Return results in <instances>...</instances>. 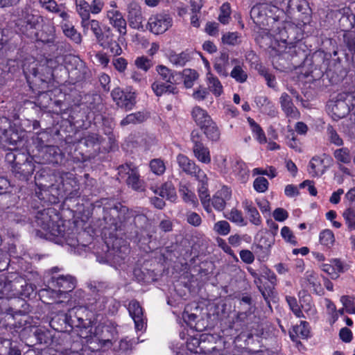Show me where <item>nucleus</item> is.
Wrapping results in <instances>:
<instances>
[{"mask_svg":"<svg viewBox=\"0 0 355 355\" xmlns=\"http://www.w3.org/2000/svg\"><path fill=\"white\" fill-rule=\"evenodd\" d=\"M135 65L145 72L148 71L153 66L151 60L145 56L137 57L135 60Z\"/></svg>","mask_w":355,"mask_h":355,"instance_id":"obj_56","label":"nucleus"},{"mask_svg":"<svg viewBox=\"0 0 355 355\" xmlns=\"http://www.w3.org/2000/svg\"><path fill=\"white\" fill-rule=\"evenodd\" d=\"M208 89L216 97L220 96L223 92V87L218 80L211 72H208L206 76Z\"/></svg>","mask_w":355,"mask_h":355,"instance_id":"obj_27","label":"nucleus"},{"mask_svg":"<svg viewBox=\"0 0 355 355\" xmlns=\"http://www.w3.org/2000/svg\"><path fill=\"white\" fill-rule=\"evenodd\" d=\"M340 301L346 312L349 314L355 313V301L349 296H343Z\"/></svg>","mask_w":355,"mask_h":355,"instance_id":"obj_59","label":"nucleus"},{"mask_svg":"<svg viewBox=\"0 0 355 355\" xmlns=\"http://www.w3.org/2000/svg\"><path fill=\"white\" fill-rule=\"evenodd\" d=\"M14 282H19L17 284V291L19 293L15 296H12L14 300L11 302L10 305L15 306V303L17 302L21 304V307H24L26 303L24 300L20 299L19 296L21 295L28 297L33 293L35 288L33 284L26 283L21 278L15 279Z\"/></svg>","mask_w":355,"mask_h":355,"instance_id":"obj_17","label":"nucleus"},{"mask_svg":"<svg viewBox=\"0 0 355 355\" xmlns=\"http://www.w3.org/2000/svg\"><path fill=\"white\" fill-rule=\"evenodd\" d=\"M309 335V327L308 322L301 321L299 325L293 327V331H290V336L293 340L295 337H300L301 338H307Z\"/></svg>","mask_w":355,"mask_h":355,"instance_id":"obj_34","label":"nucleus"},{"mask_svg":"<svg viewBox=\"0 0 355 355\" xmlns=\"http://www.w3.org/2000/svg\"><path fill=\"white\" fill-rule=\"evenodd\" d=\"M53 213L54 211L52 209H45L39 212L36 216L37 225L52 236H64L63 227L55 220L58 217L55 215L52 216L51 214Z\"/></svg>","mask_w":355,"mask_h":355,"instance_id":"obj_7","label":"nucleus"},{"mask_svg":"<svg viewBox=\"0 0 355 355\" xmlns=\"http://www.w3.org/2000/svg\"><path fill=\"white\" fill-rule=\"evenodd\" d=\"M107 17L110 24L117 30L121 35H126V21L121 12L118 10L109 9L107 11Z\"/></svg>","mask_w":355,"mask_h":355,"instance_id":"obj_18","label":"nucleus"},{"mask_svg":"<svg viewBox=\"0 0 355 355\" xmlns=\"http://www.w3.org/2000/svg\"><path fill=\"white\" fill-rule=\"evenodd\" d=\"M45 154L44 159L46 162H57L55 157L59 155V148L55 146H46L42 149Z\"/></svg>","mask_w":355,"mask_h":355,"instance_id":"obj_52","label":"nucleus"},{"mask_svg":"<svg viewBox=\"0 0 355 355\" xmlns=\"http://www.w3.org/2000/svg\"><path fill=\"white\" fill-rule=\"evenodd\" d=\"M281 235L286 242L290 243L293 245H297V242L296 241V238L288 227L284 226L282 227L281 230Z\"/></svg>","mask_w":355,"mask_h":355,"instance_id":"obj_61","label":"nucleus"},{"mask_svg":"<svg viewBox=\"0 0 355 355\" xmlns=\"http://www.w3.org/2000/svg\"><path fill=\"white\" fill-rule=\"evenodd\" d=\"M150 171L157 175H162L166 171V166L161 159H153L150 162Z\"/></svg>","mask_w":355,"mask_h":355,"instance_id":"obj_54","label":"nucleus"},{"mask_svg":"<svg viewBox=\"0 0 355 355\" xmlns=\"http://www.w3.org/2000/svg\"><path fill=\"white\" fill-rule=\"evenodd\" d=\"M118 174L121 179H124L127 184L134 190L141 189L142 182L139 179L138 169L132 164L121 165L118 168Z\"/></svg>","mask_w":355,"mask_h":355,"instance_id":"obj_12","label":"nucleus"},{"mask_svg":"<svg viewBox=\"0 0 355 355\" xmlns=\"http://www.w3.org/2000/svg\"><path fill=\"white\" fill-rule=\"evenodd\" d=\"M234 173L239 175L242 179H244L248 176V170L246 168L245 163L241 161H237L234 167H233Z\"/></svg>","mask_w":355,"mask_h":355,"instance_id":"obj_63","label":"nucleus"},{"mask_svg":"<svg viewBox=\"0 0 355 355\" xmlns=\"http://www.w3.org/2000/svg\"><path fill=\"white\" fill-rule=\"evenodd\" d=\"M56 182L57 183L53 184L51 187L58 190V196H72L73 192L77 190V181L71 173H62L59 174Z\"/></svg>","mask_w":355,"mask_h":355,"instance_id":"obj_10","label":"nucleus"},{"mask_svg":"<svg viewBox=\"0 0 355 355\" xmlns=\"http://www.w3.org/2000/svg\"><path fill=\"white\" fill-rule=\"evenodd\" d=\"M229 64V55L227 53H221L216 60L214 68L220 76L227 77L229 75L227 72Z\"/></svg>","mask_w":355,"mask_h":355,"instance_id":"obj_28","label":"nucleus"},{"mask_svg":"<svg viewBox=\"0 0 355 355\" xmlns=\"http://www.w3.org/2000/svg\"><path fill=\"white\" fill-rule=\"evenodd\" d=\"M62 31L64 35L75 43L79 44L81 42L80 34L76 31L73 26L64 24L62 26Z\"/></svg>","mask_w":355,"mask_h":355,"instance_id":"obj_51","label":"nucleus"},{"mask_svg":"<svg viewBox=\"0 0 355 355\" xmlns=\"http://www.w3.org/2000/svg\"><path fill=\"white\" fill-rule=\"evenodd\" d=\"M81 25L85 34L91 31L94 35L96 40L99 45L103 47H105L109 43V33L111 32L110 28L104 27L102 28L98 20L92 19L90 17L82 20Z\"/></svg>","mask_w":355,"mask_h":355,"instance_id":"obj_8","label":"nucleus"},{"mask_svg":"<svg viewBox=\"0 0 355 355\" xmlns=\"http://www.w3.org/2000/svg\"><path fill=\"white\" fill-rule=\"evenodd\" d=\"M347 230L349 232L355 230V203L348 205L343 213Z\"/></svg>","mask_w":355,"mask_h":355,"instance_id":"obj_32","label":"nucleus"},{"mask_svg":"<svg viewBox=\"0 0 355 355\" xmlns=\"http://www.w3.org/2000/svg\"><path fill=\"white\" fill-rule=\"evenodd\" d=\"M114 209L119 212V219L122 222L128 221L132 218L135 219L138 216L135 211L129 209L127 207L121 204L116 205ZM139 216L141 217V216Z\"/></svg>","mask_w":355,"mask_h":355,"instance_id":"obj_38","label":"nucleus"},{"mask_svg":"<svg viewBox=\"0 0 355 355\" xmlns=\"http://www.w3.org/2000/svg\"><path fill=\"white\" fill-rule=\"evenodd\" d=\"M17 283L19 282L9 281L6 276L0 275V299H12V296L17 295Z\"/></svg>","mask_w":355,"mask_h":355,"instance_id":"obj_20","label":"nucleus"},{"mask_svg":"<svg viewBox=\"0 0 355 355\" xmlns=\"http://www.w3.org/2000/svg\"><path fill=\"white\" fill-rule=\"evenodd\" d=\"M286 300L290 307V309L293 311L294 315L297 318H305L301 310L300 305L298 304L297 299L293 296H286Z\"/></svg>","mask_w":355,"mask_h":355,"instance_id":"obj_53","label":"nucleus"},{"mask_svg":"<svg viewBox=\"0 0 355 355\" xmlns=\"http://www.w3.org/2000/svg\"><path fill=\"white\" fill-rule=\"evenodd\" d=\"M231 64H234V67L230 73V76L238 83H245L247 80L248 74L243 69L241 62L238 59L234 58L231 60Z\"/></svg>","mask_w":355,"mask_h":355,"instance_id":"obj_29","label":"nucleus"},{"mask_svg":"<svg viewBox=\"0 0 355 355\" xmlns=\"http://www.w3.org/2000/svg\"><path fill=\"white\" fill-rule=\"evenodd\" d=\"M16 334L17 333H15L14 335H12L10 332H7L6 335L0 337L1 343L8 348V351L7 352L8 355H21L20 349L16 347H12V345L11 340Z\"/></svg>","mask_w":355,"mask_h":355,"instance_id":"obj_44","label":"nucleus"},{"mask_svg":"<svg viewBox=\"0 0 355 355\" xmlns=\"http://www.w3.org/2000/svg\"><path fill=\"white\" fill-rule=\"evenodd\" d=\"M248 121L250 124L252 132L254 134V136L255 139L257 140V141L261 144L267 143L266 136L261 126L258 123H257L254 119L251 118H248Z\"/></svg>","mask_w":355,"mask_h":355,"instance_id":"obj_37","label":"nucleus"},{"mask_svg":"<svg viewBox=\"0 0 355 355\" xmlns=\"http://www.w3.org/2000/svg\"><path fill=\"white\" fill-rule=\"evenodd\" d=\"M268 181L263 177L257 178L253 183L254 189L259 193L265 192L268 188Z\"/></svg>","mask_w":355,"mask_h":355,"instance_id":"obj_60","label":"nucleus"},{"mask_svg":"<svg viewBox=\"0 0 355 355\" xmlns=\"http://www.w3.org/2000/svg\"><path fill=\"white\" fill-rule=\"evenodd\" d=\"M111 95L116 104L126 111L132 110L136 103L135 92H125L117 87L112 91Z\"/></svg>","mask_w":355,"mask_h":355,"instance_id":"obj_15","label":"nucleus"},{"mask_svg":"<svg viewBox=\"0 0 355 355\" xmlns=\"http://www.w3.org/2000/svg\"><path fill=\"white\" fill-rule=\"evenodd\" d=\"M199 198L204 209L207 213L211 214L213 219L215 220V215L212 211V208L210 205L209 195L207 189L203 186L199 189Z\"/></svg>","mask_w":355,"mask_h":355,"instance_id":"obj_43","label":"nucleus"},{"mask_svg":"<svg viewBox=\"0 0 355 355\" xmlns=\"http://www.w3.org/2000/svg\"><path fill=\"white\" fill-rule=\"evenodd\" d=\"M210 205L211 207L212 206L216 211H222L226 207V202L215 193L211 199L210 198Z\"/></svg>","mask_w":355,"mask_h":355,"instance_id":"obj_62","label":"nucleus"},{"mask_svg":"<svg viewBox=\"0 0 355 355\" xmlns=\"http://www.w3.org/2000/svg\"><path fill=\"white\" fill-rule=\"evenodd\" d=\"M230 6L228 3H223L220 9V14L218 16V20L223 24L229 23L230 19Z\"/></svg>","mask_w":355,"mask_h":355,"instance_id":"obj_57","label":"nucleus"},{"mask_svg":"<svg viewBox=\"0 0 355 355\" xmlns=\"http://www.w3.org/2000/svg\"><path fill=\"white\" fill-rule=\"evenodd\" d=\"M352 97L350 94H340L334 102L329 105V109L334 120L344 118L350 111V107L347 101Z\"/></svg>","mask_w":355,"mask_h":355,"instance_id":"obj_14","label":"nucleus"},{"mask_svg":"<svg viewBox=\"0 0 355 355\" xmlns=\"http://www.w3.org/2000/svg\"><path fill=\"white\" fill-rule=\"evenodd\" d=\"M225 217L231 222L239 226H245L247 225V221L245 220L242 212L237 209H232L228 216H225Z\"/></svg>","mask_w":355,"mask_h":355,"instance_id":"obj_46","label":"nucleus"},{"mask_svg":"<svg viewBox=\"0 0 355 355\" xmlns=\"http://www.w3.org/2000/svg\"><path fill=\"white\" fill-rule=\"evenodd\" d=\"M193 151L197 159L202 163L209 164L211 162L209 150L202 143L197 142L193 145Z\"/></svg>","mask_w":355,"mask_h":355,"instance_id":"obj_30","label":"nucleus"},{"mask_svg":"<svg viewBox=\"0 0 355 355\" xmlns=\"http://www.w3.org/2000/svg\"><path fill=\"white\" fill-rule=\"evenodd\" d=\"M66 67L69 76L76 82L83 81L89 75L85 63L76 56L70 55L66 58Z\"/></svg>","mask_w":355,"mask_h":355,"instance_id":"obj_9","label":"nucleus"},{"mask_svg":"<svg viewBox=\"0 0 355 355\" xmlns=\"http://www.w3.org/2000/svg\"><path fill=\"white\" fill-rule=\"evenodd\" d=\"M242 207L252 224L256 226L261 225L262 220L261 216L257 208L253 205L252 201L247 199L244 200L242 202Z\"/></svg>","mask_w":355,"mask_h":355,"instance_id":"obj_22","label":"nucleus"},{"mask_svg":"<svg viewBox=\"0 0 355 355\" xmlns=\"http://www.w3.org/2000/svg\"><path fill=\"white\" fill-rule=\"evenodd\" d=\"M176 160L183 172L194 177L203 184L207 182V178L206 174L196 164L194 161L183 154H179L176 157Z\"/></svg>","mask_w":355,"mask_h":355,"instance_id":"obj_11","label":"nucleus"},{"mask_svg":"<svg viewBox=\"0 0 355 355\" xmlns=\"http://www.w3.org/2000/svg\"><path fill=\"white\" fill-rule=\"evenodd\" d=\"M300 308L309 317L314 316L316 313V309L312 303L311 297L306 291H301L298 293Z\"/></svg>","mask_w":355,"mask_h":355,"instance_id":"obj_25","label":"nucleus"},{"mask_svg":"<svg viewBox=\"0 0 355 355\" xmlns=\"http://www.w3.org/2000/svg\"><path fill=\"white\" fill-rule=\"evenodd\" d=\"M26 311L25 309L21 310L9 307L2 312L0 315V336L6 335L7 332H10L12 335L18 333L25 324L26 321L17 320V317L25 313Z\"/></svg>","mask_w":355,"mask_h":355,"instance_id":"obj_5","label":"nucleus"},{"mask_svg":"<svg viewBox=\"0 0 355 355\" xmlns=\"http://www.w3.org/2000/svg\"><path fill=\"white\" fill-rule=\"evenodd\" d=\"M128 19L130 26L139 29L141 27L142 14L140 6L135 1L130 2L128 6Z\"/></svg>","mask_w":355,"mask_h":355,"instance_id":"obj_19","label":"nucleus"},{"mask_svg":"<svg viewBox=\"0 0 355 355\" xmlns=\"http://www.w3.org/2000/svg\"><path fill=\"white\" fill-rule=\"evenodd\" d=\"M241 35L237 32L226 33L222 37V42L227 45H238L241 40Z\"/></svg>","mask_w":355,"mask_h":355,"instance_id":"obj_55","label":"nucleus"},{"mask_svg":"<svg viewBox=\"0 0 355 355\" xmlns=\"http://www.w3.org/2000/svg\"><path fill=\"white\" fill-rule=\"evenodd\" d=\"M97 296L94 298V302L89 303V308L94 311H100L106 307V304L108 302V298L103 295H96Z\"/></svg>","mask_w":355,"mask_h":355,"instance_id":"obj_48","label":"nucleus"},{"mask_svg":"<svg viewBox=\"0 0 355 355\" xmlns=\"http://www.w3.org/2000/svg\"><path fill=\"white\" fill-rule=\"evenodd\" d=\"M76 287V279L70 275H60L58 277H51L48 282L46 288L40 291V295H49L51 297H60L73 291Z\"/></svg>","mask_w":355,"mask_h":355,"instance_id":"obj_4","label":"nucleus"},{"mask_svg":"<svg viewBox=\"0 0 355 355\" xmlns=\"http://www.w3.org/2000/svg\"><path fill=\"white\" fill-rule=\"evenodd\" d=\"M40 3L47 10L58 13L62 18L65 19L67 17V13L62 10V6L58 5L55 0H40Z\"/></svg>","mask_w":355,"mask_h":355,"instance_id":"obj_36","label":"nucleus"},{"mask_svg":"<svg viewBox=\"0 0 355 355\" xmlns=\"http://www.w3.org/2000/svg\"><path fill=\"white\" fill-rule=\"evenodd\" d=\"M173 24V18L166 13H157L150 17L148 21V27L154 34H162L165 33Z\"/></svg>","mask_w":355,"mask_h":355,"instance_id":"obj_13","label":"nucleus"},{"mask_svg":"<svg viewBox=\"0 0 355 355\" xmlns=\"http://www.w3.org/2000/svg\"><path fill=\"white\" fill-rule=\"evenodd\" d=\"M155 71L162 80H155L151 85V89L155 96L159 97L166 94H178L179 90L175 85L178 83L175 77L180 76V72L172 70L163 64L156 66Z\"/></svg>","mask_w":355,"mask_h":355,"instance_id":"obj_3","label":"nucleus"},{"mask_svg":"<svg viewBox=\"0 0 355 355\" xmlns=\"http://www.w3.org/2000/svg\"><path fill=\"white\" fill-rule=\"evenodd\" d=\"M327 134L329 137V139L331 143L335 144L338 146H341L343 144V140L337 133V132L334 130V128L329 125L327 127Z\"/></svg>","mask_w":355,"mask_h":355,"instance_id":"obj_58","label":"nucleus"},{"mask_svg":"<svg viewBox=\"0 0 355 355\" xmlns=\"http://www.w3.org/2000/svg\"><path fill=\"white\" fill-rule=\"evenodd\" d=\"M257 5L254 6L250 10V16L253 21L257 24H263L266 19L265 4L257 1Z\"/></svg>","mask_w":355,"mask_h":355,"instance_id":"obj_31","label":"nucleus"},{"mask_svg":"<svg viewBox=\"0 0 355 355\" xmlns=\"http://www.w3.org/2000/svg\"><path fill=\"white\" fill-rule=\"evenodd\" d=\"M191 116L196 123L200 128L212 121L208 112L199 106H196L193 108Z\"/></svg>","mask_w":355,"mask_h":355,"instance_id":"obj_26","label":"nucleus"},{"mask_svg":"<svg viewBox=\"0 0 355 355\" xmlns=\"http://www.w3.org/2000/svg\"><path fill=\"white\" fill-rule=\"evenodd\" d=\"M326 168L324 159L320 156H314L309 162L308 171L311 177H319L324 174Z\"/></svg>","mask_w":355,"mask_h":355,"instance_id":"obj_23","label":"nucleus"},{"mask_svg":"<svg viewBox=\"0 0 355 355\" xmlns=\"http://www.w3.org/2000/svg\"><path fill=\"white\" fill-rule=\"evenodd\" d=\"M334 156L337 162V164H349L351 163L352 156L350 153V150L345 147H343L338 149H336L334 152Z\"/></svg>","mask_w":355,"mask_h":355,"instance_id":"obj_41","label":"nucleus"},{"mask_svg":"<svg viewBox=\"0 0 355 355\" xmlns=\"http://www.w3.org/2000/svg\"><path fill=\"white\" fill-rule=\"evenodd\" d=\"M319 240L321 245L331 248L335 242L334 234L330 230H324L320 233Z\"/></svg>","mask_w":355,"mask_h":355,"instance_id":"obj_47","label":"nucleus"},{"mask_svg":"<svg viewBox=\"0 0 355 355\" xmlns=\"http://www.w3.org/2000/svg\"><path fill=\"white\" fill-rule=\"evenodd\" d=\"M146 119V116L143 112H137L128 114L120 122L121 126H126L130 124H137L143 122Z\"/></svg>","mask_w":355,"mask_h":355,"instance_id":"obj_39","label":"nucleus"},{"mask_svg":"<svg viewBox=\"0 0 355 355\" xmlns=\"http://www.w3.org/2000/svg\"><path fill=\"white\" fill-rule=\"evenodd\" d=\"M279 103L281 107L287 117L291 119H297L300 117V112L294 105L291 97L287 93H282Z\"/></svg>","mask_w":355,"mask_h":355,"instance_id":"obj_21","label":"nucleus"},{"mask_svg":"<svg viewBox=\"0 0 355 355\" xmlns=\"http://www.w3.org/2000/svg\"><path fill=\"white\" fill-rule=\"evenodd\" d=\"M201 129L203 130L205 135L209 139L213 141H217L219 140L220 132L213 120L205 125L203 128H201Z\"/></svg>","mask_w":355,"mask_h":355,"instance_id":"obj_35","label":"nucleus"},{"mask_svg":"<svg viewBox=\"0 0 355 355\" xmlns=\"http://www.w3.org/2000/svg\"><path fill=\"white\" fill-rule=\"evenodd\" d=\"M187 220L190 225L194 227H198L202 223V219L200 215L193 211L187 213Z\"/></svg>","mask_w":355,"mask_h":355,"instance_id":"obj_64","label":"nucleus"},{"mask_svg":"<svg viewBox=\"0 0 355 355\" xmlns=\"http://www.w3.org/2000/svg\"><path fill=\"white\" fill-rule=\"evenodd\" d=\"M213 231L218 235L226 236L231 231L230 223L227 220H219L214 224Z\"/></svg>","mask_w":355,"mask_h":355,"instance_id":"obj_50","label":"nucleus"},{"mask_svg":"<svg viewBox=\"0 0 355 355\" xmlns=\"http://www.w3.org/2000/svg\"><path fill=\"white\" fill-rule=\"evenodd\" d=\"M76 10L82 20L90 17L89 3L85 0H76Z\"/></svg>","mask_w":355,"mask_h":355,"instance_id":"obj_49","label":"nucleus"},{"mask_svg":"<svg viewBox=\"0 0 355 355\" xmlns=\"http://www.w3.org/2000/svg\"><path fill=\"white\" fill-rule=\"evenodd\" d=\"M88 287L93 293L103 295L106 291L110 288V284L105 282L92 281L88 284Z\"/></svg>","mask_w":355,"mask_h":355,"instance_id":"obj_45","label":"nucleus"},{"mask_svg":"<svg viewBox=\"0 0 355 355\" xmlns=\"http://www.w3.org/2000/svg\"><path fill=\"white\" fill-rule=\"evenodd\" d=\"M128 311L135 322V329L142 331L145 328L146 322L143 309L136 300L131 301L128 304Z\"/></svg>","mask_w":355,"mask_h":355,"instance_id":"obj_16","label":"nucleus"},{"mask_svg":"<svg viewBox=\"0 0 355 355\" xmlns=\"http://www.w3.org/2000/svg\"><path fill=\"white\" fill-rule=\"evenodd\" d=\"M180 73V76H182L186 88L192 87L194 82L198 78V73L193 69H185Z\"/></svg>","mask_w":355,"mask_h":355,"instance_id":"obj_40","label":"nucleus"},{"mask_svg":"<svg viewBox=\"0 0 355 355\" xmlns=\"http://www.w3.org/2000/svg\"><path fill=\"white\" fill-rule=\"evenodd\" d=\"M168 60L171 64L176 67H183L190 60V55L187 52L180 53H171Z\"/></svg>","mask_w":355,"mask_h":355,"instance_id":"obj_42","label":"nucleus"},{"mask_svg":"<svg viewBox=\"0 0 355 355\" xmlns=\"http://www.w3.org/2000/svg\"><path fill=\"white\" fill-rule=\"evenodd\" d=\"M150 189L154 193L157 194L162 198H166L170 201L173 202L176 200L177 196L175 189L171 182L164 183L159 188L151 187Z\"/></svg>","mask_w":355,"mask_h":355,"instance_id":"obj_24","label":"nucleus"},{"mask_svg":"<svg viewBox=\"0 0 355 355\" xmlns=\"http://www.w3.org/2000/svg\"><path fill=\"white\" fill-rule=\"evenodd\" d=\"M14 20L16 26L21 33L31 37L33 30L42 21V17L38 14H34L29 8L17 10L15 15Z\"/></svg>","mask_w":355,"mask_h":355,"instance_id":"obj_6","label":"nucleus"},{"mask_svg":"<svg viewBox=\"0 0 355 355\" xmlns=\"http://www.w3.org/2000/svg\"><path fill=\"white\" fill-rule=\"evenodd\" d=\"M60 320H62L64 324L72 329L77 328V334L80 337L82 331L83 329L88 330L92 325V321L88 318V311L82 306L74 307L67 313H59L56 316L52 318L50 321V326L57 331H62V328L60 329L58 327Z\"/></svg>","mask_w":355,"mask_h":355,"instance_id":"obj_1","label":"nucleus"},{"mask_svg":"<svg viewBox=\"0 0 355 355\" xmlns=\"http://www.w3.org/2000/svg\"><path fill=\"white\" fill-rule=\"evenodd\" d=\"M179 193L185 202L190 204L194 207H197L198 205V199L195 193L186 184H180Z\"/></svg>","mask_w":355,"mask_h":355,"instance_id":"obj_33","label":"nucleus"},{"mask_svg":"<svg viewBox=\"0 0 355 355\" xmlns=\"http://www.w3.org/2000/svg\"><path fill=\"white\" fill-rule=\"evenodd\" d=\"M118 332L113 325H98L93 329H83L80 338L85 340L87 344L93 345V349L110 348L117 338Z\"/></svg>","mask_w":355,"mask_h":355,"instance_id":"obj_2","label":"nucleus"}]
</instances>
